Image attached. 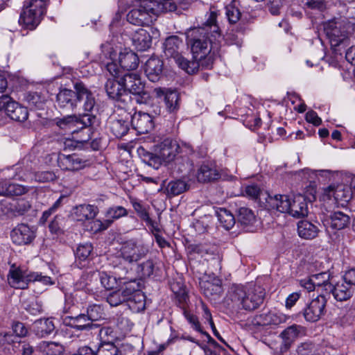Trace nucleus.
<instances>
[{
    "instance_id": "obj_1",
    "label": "nucleus",
    "mask_w": 355,
    "mask_h": 355,
    "mask_svg": "<svg viewBox=\"0 0 355 355\" xmlns=\"http://www.w3.org/2000/svg\"><path fill=\"white\" fill-rule=\"evenodd\" d=\"M218 11L211 8L206 14L205 23L199 27L190 28L186 32L187 44L191 49L193 60L202 69H211L220 49L222 39L218 24Z\"/></svg>"
},
{
    "instance_id": "obj_2",
    "label": "nucleus",
    "mask_w": 355,
    "mask_h": 355,
    "mask_svg": "<svg viewBox=\"0 0 355 355\" xmlns=\"http://www.w3.org/2000/svg\"><path fill=\"white\" fill-rule=\"evenodd\" d=\"M265 291L259 286L232 285L227 295L233 308L252 311L263 303Z\"/></svg>"
},
{
    "instance_id": "obj_3",
    "label": "nucleus",
    "mask_w": 355,
    "mask_h": 355,
    "mask_svg": "<svg viewBox=\"0 0 355 355\" xmlns=\"http://www.w3.org/2000/svg\"><path fill=\"white\" fill-rule=\"evenodd\" d=\"M147 245L134 240H130L122 244L119 254L110 261V265L118 271V275L126 274V264L137 262L148 253Z\"/></svg>"
},
{
    "instance_id": "obj_4",
    "label": "nucleus",
    "mask_w": 355,
    "mask_h": 355,
    "mask_svg": "<svg viewBox=\"0 0 355 355\" xmlns=\"http://www.w3.org/2000/svg\"><path fill=\"white\" fill-rule=\"evenodd\" d=\"M55 120L56 125L60 128L73 134L86 130L87 134L80 139L81 142H85L90 139L92 128L99 123L96 116L93 114H83L78 116L67 115L62 118H56Z\"/></svg>"
},
{
    "instance_id": "obj_5",
    "label": "nucleus",
    "mask_w": 355,
    "mask_h": 355,
    "mask_svg": "<svg viewBox=\"0 0 355 355\" xmlns=\"http://www.w3.org/2000/svg\"><path fill=\"white\" fill-rule=\"evenodd\" d=\"M169 10L168 6H162L161 1L148 5V1L141 2L139 5L132 8L127 15L129 23L136 26L148 25L153 21V18L160 13Z\"/></svg>"
},
{
    "instance_id": "obj_6",
    "label": "nucleus",
    "mask_w": 355,
    "mask_h": 355,
    "mask_svg": "<svg viewBox=\"0 0 355 355\" xmlns=\"http://www.w3.org/2000/svg\"><path fill=\"white\" fill-rule=\"evenodd\" d=\"M164 53L166 58H173L178 65L189 74L198 71V64L190 62L181 54L183 41L178 35H171L166 38L164 44Z\"/></svg>"
},
{
    "instance_id": "obj_7",
    "label": "nucleus",
    "mask_w": 355,
    "mask_h": 355,
    "mask_svg": "<svg viewBox=\"0 0 355 355\" xmlns=\"http://www.w3.org/2000/svg\"><path fill=\"white\" fill-rule=\"evenodd\" d=\"M3 110L11 119L16 121H25L28 116L27 108L12 101L8 94L0 96V111Z\"/></svg>"
},
{
    "instance_id": "obj_8",
    "label": "nucleus",
    "mask_w": 355,
    "mask_h": 355,
    "mask_svg": "<svg viewBox=\"0 0 355 355\" xmlns=\"http://www.w3.org/2000/svg\"><path fill=\"white\" fill-rule=\"evenodd\" d=\"M73 89L76 91V108L79 106L84 112L92 114L96 104L94 93L81 81L76 82Z\"/></svg>"
},
{
    "instance_id": "obj_9",
    "label": "nucleus",
    "mask_w": 355,
    "mask_h": 355,
    "mask_svg": "<svg viewBox=\"0 0 355 355\" xmlns=\"http://www.w3.org/2000/svg\"><path fill=\"white\" fill-rule=\"evenodd\" d=\"M324 31L332 46H338L347 38V29L343 21L333 19L324 24Z\"/></svg>"
},
{
    "instance_id": "obj_10",
    "label": "nucleus",
    "mask_w": 355,
    "mask_h": 355,
    "mask_svg": "<svg viewBox=\"0 0 355 355\" xmlns=\"http://www.w3.org/2000/svg\"><path fill=\"white\" fill-rule=\"evenodd\" d=\"M327 299L323 294L313 299L304 309L303 315L306 321L316 322L324 314Z\"/></svg>"
},
{
    "instance_id": "obj_11",
    "label": "nucleus",
    "mask_w": 355,
    "mask_h": 355,
    "mask_svg": "<svg viewBox=\"0 0 355 355\" xmlns=\"http://www.w3.org/2000/svg\"><path fill=\"white\" fill-rule=\"evenodd\" d=\"M153 93L157 98H164L166 110L169 114H172L171 118L175 119V114L180 109L179 94L176 91L162 87L155 88Z\"/></svg>"
},
{
    "instance_id": "obj_12",
    "label": "nucleus",
    "mask_w": 355,
    "mask_h": 355,
    "mask_svg": "<svg viewBox=\"0 0 355 355\" xmlns=\"http://www.w3.org/2000/svg\"><path fill=\"white\" fill-rule=\"evenodd\" d=\"M31 279V272L27 273L15 264L11 265L8 275V282L10 286L17 289L27 288Z\"/></svg>"
},
{
    "instance_id": "obj_13",
    "label": "nucleus",
    "mask_w": 355,
    "mask_h": 355,
    "mask_svg": "<svg viewBox=\"0 0 355 355\" xmlns=\"http://www.w3.org/2000/svg\"><path fill=\"white\" fill-rule=\"evenodd\" d=\"M180 153L171 163L178 173H182L192 168L193 164L189 156L193 154V150L190 145L182 144Z\"/></svg>"
},
{
    "instance_id": "obj_14",
    "label": "nucleus",
    "mask_w": 355,
    "mask_h": 355,
    "mask_svg": "<svg viewBox=\"0 0 355 355\" xmlns=\"http://www.w3.org/2000/svg\"><path fill=\"white\" fill-rule=\"evenodd\" d=\"M200 286L205 296L210 300L218 299L223 293L222 281L218 277L209 276L207 279L201 281Z\"/></svg>"
},
{
    "instance_id": "obj_15",
    "label": "nucleus",
    "mask_w": 355,
    "mask_h": 355,
    "mask_svg": "<svg viewBox=\"0 0 355 355\" xmlns=\"http://www.w3.org/2000/svg\"><path fill=\"white\" fill-rule=\"evenodd\" d=\"M132 128L140 135L146 134L154 128V121L151 115L148 113L135 112L131 118Z\"/></svg>"
},
{
    "instance_id": "obj_16",
    "label": "nucleus",
    "mask_w": 355,
    "mask_h": 355,
    "mask_svg": "<svg viewBox=\"0 0 355 355\" xmlns=\"http://www.w3.org/2000/svg\"><path fill=\"white\" fill-rule=\"evenodd\" d=\"M105 89L109 98L113 100L125 102L130 99L128 94H125L121 78L119 80L108 78L105 85Z\"/></svg>"
},
{
    "instance_id": "obj_17",
    "label": "nucleus",
    "mask_w": 355,
    "mask_h": 355,
    "mask_svg": "<svg viewBox=\"0 0 355 355\" xmlns=\"http://www.w3.org/2000/svg\"><path fill=\"white\" fill-rule=\"evenodd\" d=\"M159 148V153L163 162L170 164L180 153L182 145L175 140L167 138L161 142Z\"/></svg>"
},
{
    "instance_id": "obj_18",
    "label": "nucleus",
    "mask_w": 355,
    "mask_h": 355,
    "mask_svg": "<svg viewBox=\"0 0 355 355\" xmlns=\"http://www.w3.org/2000/svg\"><path fill=\"white\" fill-rule=\"evenodd\" d=\"M13 243L17 245H27L32 242L35 235L34 231L26 224H19L10 233Z\"/></svg>"
},
{
    "instance_id": "obj_19",
    "label": "nucleus",
    "mask_w": 355,
    "mask_h": 355,
    "mask_svg": "<svg viewBox=\"0 0 355 355\" xmlns=\"http://www.w3.org/2000/svg\"><path fill=\"white\" fill-rule=\"evenodd\" d=\"M99 272L90 271L84 272L80 279L76 282V288L78 290H84L88 293L97 292V284Z\"/></svg>"
},
{
    "instance_id": "obj_20",
    "label": "nucleus",
    "mask_w": 355,
    "mask_h": 355,
    "mask_svg": "<svg viewBox=\"0 0 355 355\" xmlns=\"http://www.w3.org/2000/svg\"><path fill=\"white\" fill-rule=\"evenodd\" d=\"M163 61L158 57L152 56L145 63L144 72L151 82L158 81L162 76Z\"/></svg>"
},
{
    "instance_id": "obj_21",
    "label": "nucleus",
    "mask_w": 355,
    "mask_h": 355,
    "mask_svg": "<svg viewBox=\"0 0 355 355\" xmlns=\"http://www.w3.org/2000/svg\"><path fill=\"white\" fill-rule=\"evenodd\" d=\"M58 166L62 170L78 171L86 166V161L81 159L78 155L60 154L58 158Z\"/></svg>"
},
{
    "instance_id": "obj_22",
    "label": "nucleus",
    "mask_w": 355,
    "mask_h": 355,
    "mask_svg": "<svg viewBox=\"0 0 355 355\" xmlns=\"http://www.w3.org/2000/svg\"><path fill=\"white\" fill-rule=\"evenodd\" d=\"M306 329L299 324H294L285 329L280 334L283 339V345L288 349L296 338L306 334Z\"/></svg>"
},
{
    "instance_id": "obj_23",
    "label": "nucleus",
    "mask_w": 355,
    "mask_h": 355,
    "mask_svg": "<svg viewBox=\"0 0 355 355\" xmlns=\"http://www.w3.org/2000/svg\"><path fill=\"white\" fill-rule=\"evenodd\" d=\"M308 213V205L304 196L298 194L291 199L288 214L295 218H301L306 216Z\"/></svg>"
},
{
    "instance_id": "obj_24",
    "label": "nucleus",
    "mask_w": 355,
    "mask_h": 355,
    "mask_svg": "<svg viewBox=\"0 0 355 355\" xmlns=\"http://www.w3.org/2000/svg\"><path fill=\"white\" fill-rule=\"evenodd\" d=\"M121 79L125 94H137L144 89L139 76L136 73H125L121 76Z\"/></svg>"
},
{
    "instance_id": "obj_25",
    "label": "nucleus",
    "mask_w": 355,
    "mask_h": 355,
    "mask_svg": "<svg viewBox=\"0 0 355 355\" xmlns=\"http://www.w3.org/2000/svg\"><path fill=\"white\" fill-rule=\"evenodd\" d=\"M354 291V288L352 286L341 281L338 282L335 284H331V289L327 294H332L337 301H347L352 297Z\"/></svg>"
},
{
    "instance_id": "obj_26",
    "label": "nucleus",
    "mask_w": 355,
    "mask_h": 355,
    "mask_svg": "<svg viewBox=\"0 0 355 355\" xmlns=\"http://www.w3.org/2000/svg\"><path fill=\"white\" fill-rule=\"evenodd\" d=\"M76 91L63 89L56 96V102L61 108L73 110L76 108Z\"/></svg>"
},
{
    "instance_id": "obj_27",
    "label": "nucleus",
    "mask_w": 355,
    "mask_h": 355,
    "mask_svg": "<svg viewBox=\"0 0 355 355\" xmlns=\"http://www.w3.org/2000/svg\"><path fill=\"white\" fill-rule=\"evenodd\" d=\"M349 216L342 211H334L324 220L325 225L335 230H343L349 224Z\"/></svg>"
},
{
    "instance_id": "obj_28",
    "label": "nucleus",
    "mask_w": 355,
    "mask_h": 355,
    "mask_svg": "<svg viewBox=\"0 0 355 355\" xmlns=\"http://www.w3.org/2000/svg\"><path fill=\"white\" fill-rule=\"evenodd\" d=\"M119 62L122 69L127 71H132L139 65V58L132 51L124 49L119 55Z\"/></svg>"
},
{
    "instance_id": "obj_29",
    "label": "nucleus",
    "mask_w": 355,
    "mask_h": 355,
    "mask_svg": "<svg viewBox=\"0 0 355 355\" xmlns=\"http://www.w3.org/2000/svg\"><path fill=\"white\" fill-rule=\"evenodd\" d=\"M287 316L280 313L268 312L257 315L255 318L256 324L261 326L278 325L286 322Z\"/></svg>"
},
{
    "instance_id": "obj_30",
    "label": "nucleus",
    "mask_w": 355,
    "mask_h": 355,
    "mask_svg": "<svg viewBox=\"0 0 355 355\" xmlns=\"http://www.w3.org/2000/svg\"><path fill=\"white\" fill-rule=\"evenodd\" d=\"M132 41L136 49L143 51L150 47L152 37L146 30L139 28L133 34Z\"/></svg>"
},
{
    "instance_id": "obj_31",
    "label": "nucleus",
    "mask_w": 355,
    "mask_h": 355,
    "mask_svg": "<svg viewBox=\"0 0 355 355\" xmlns=\"http://www.w3.org/2000/svg\"><path fill=\"white\" fill-rule=\"evenodd\" d=\"M69 325L76 331H89L99 327L98 324L89 322L85 313L69 318Z\"/></svg>"
},
{
    "instance_id": "obj_32",
    "label": "nucleus",
    "mask_w": 355,
    "mask_h": 355,
    "mask_svg": "<svg viewBox=\"0 0 355 355\" xmlns=\"http://www.w3.org/2000/svg\"><path fill=\"white\" fill-rule=\"evenodd\" d=\"M220 178V174L215 166L203 164L198 169L197 179L200 182H209Z\"/></svg>"
},
{
    "instance_id": "obj_33",
    "label": "nucleus",
    "mask_w": 355,
    "mask_h": 355,
    "mask_svg": "<svg viewBox=\"0 0 355 355\" xmlns=\"http://www.w3.org/2000/svg\"><path fill=\"white\" fill-rule=\"evenodd\" d=\"M33 10L28 9L24 6L23 11L20 15L19 23L25 26V28L32 30L36 28L40 23L42 17H37Z\"/></svg>"
},
{
    "instance_id": "obj_34",
    "label": "nucleus",
    "mask_w": 355,
    "mask_h": 355,
    "mask_svg": "<svg viewBox=\"0 0 355 355\" xmlns=\"http://www.w3.org/2000/svg\"><path fill=\"white\" fill-rule=\"evenodd\" d=\"M298 235L304 239H313L318 236V226L308 220H301L297 223Z\"/></svg>"
},
{
    "instance_id": "obj_35",
    "label": "nucleus",
    "mask_w": 355,
    "mask_h": 355,
    "mask_svg": "<svg viewBox=\"0 0 355 355\" xmlns=\"http://www.w3.org/2000/svg\"><path fill=\"white\" fill-rule=\"evenodd\" d=\"M98 213L96 206L92 205H80L75 209L74 214L79 221L93 220Z\"/></svg>"
},
{
    "instance_id": "obj_36",
    "label": "nucleus",
    "mask_w": 355,
    "mask_h": 355,
    "mask_svg": "<svg viewBox=\"0 0 355 355\" xmlns=\"http://www.w3.org/2000/svg\"><path fill=\"white\" fill-rule=\"evenodd\" d=\"M291 198L286 195H275L269 198V205L282 213H287L291 206Z\"/></svg>"
},
{
    "instance_id": "obj_37",
    "label": "nucleus",
    "mask_w": 355,
    "mask_h": 355,
    "mask_svg": "<svg viewBox=\"0 0 355 355\" xmlns=\"http://www.w3.org/2000/svg\"><path fill=\"white\" fill-rule=\"evenodd\" d=\"M108 124L110 131L117 138L125 136L129 130V122L126 120L112 118Z\"/></svg>"
},
{
    "instance_id": "obj_38",
    "label": "nucleus",
    "mask_w": 355,
    "mask_h": 355,
    "mask_svg": "<svg viewBox=\"0 0 355 355\" xmlns=\"http://www.w3.org/2000/svg\"><path fill=\"white\" fill-rule=\"evenodd\" d=\"M326 193L329 198L334 197L336 200L347 202L351 199L352 193L349 188L344 186H329Z\"/></svg>"
},
{
    "instance_id": "obj_39",
    "label": "nucleus",
    "mask_w": 355,
    "mask_h": 355,
    "mask_svg": "<svg viewBox=\"0 0 355 355\" xmlns=\"http://www.w3.org/2000/svg\"><path fill=\"white\" fill-rule=\"evenodd\" d=\"M189 189L188 184L182 180H176L168 183L165 193L169 198L178 196Z\"/></svg>"
},
{
    "instance_id": "obj_40",
    "label": "nucleus",
    "mask_w": 355,
    "mask_h": 355,
    "mask_svg": "<svg viewBox=\"0 0 355 355\" xmlns=\"http://www.w3.org/2000/svg\"><path fill=\"white\" fill-rule=\"evenodd\" d=\"M1 183L5 184L6 188L0 189V196H21L28 191L27 187L18 184L10 183L9 181L1 182Z\"/></svg>"
},
{
    "instance_id": "obj_41",
    "label": "nucleus",
    "mask_w": 355,
    "mask_h": 355,
    "mask_svg": "<svg viewBox=\"0 0 355 355\" xmlns=\"http://www.w3.org/2000/svg\"><path fill=\"white\" fill-rule=\"evenodd\" d=\"M216 215L220 224L225 229L230 230L235 224V218L233 214L225 208H218L216 210Z\"/></svg>"
},
{
    "instance_id": "obj_42",
    "label": "nucleus",
    "mask_w": 355,
    "mask_h": 355,
    "mask_svg": "<svg viewBox=\"0 0 355 355\" xmlns=\"http://www.w3.org/2000/svg\"><path fill=\"white\" fill-rule=\"evenodd\" d=\"M311 276L318 291L321 288L327 294L332 284L330 282L331 275L328 272H322Z\"/></svg>"
},
{
    "instance_id": "obj_43",
    "label": "nucleus",
    "mask_w": 355,
    "mask_h": 355,
    "mask_svg": "<svg viewBox=\"0 0 355 355\" xmlns=\"http://www.w3.org/2000/svg\"><path fill=\"white\" fill-rule=\"evenodd\" d=\"M171 289L175 295L177 304L183 310L186 309L189 302V295L185 288L177 283L172 284Z\"/></svg>"
},
{
    "instance_id": "obj_44",
    "label": "nucleus",
    "mask_w": 355,
    "mask_h": 355,
    "mask_svg": "<svg viewBox=\"0 0 355 355\" xmlns=\"http://www.w3.org/2000/svg\"><path fill=\"white\" fill-rule=\"evenodd\" d=\"M36 334L40 337L49 336L55 329L53 321L50 319H41L35 322Z\"/></svg>"
},
{
    "instance_id": "obj_45",
    "label": "nucleus",
    "mask_w": 355,
    "mask_h": 355,
    "mask_svg": "<svg viewBox=\"0 0 355 355\" xmlns=\"http://www.w3.org/2000/svg\"><path fill=\"white\" fill-rule=\"evenodd\" d=\"M128 214V211L125 207L119 205H114L106 209L105 213L106 217L105 220H110L111 226L114 220L126 216Z\"/></svg>"
},
{
    "instance_id": "obj_46",
    "label": "nucleus",
    "mask_w": 355,
    "mask_h": 355,
    "mask_svg": "<svg viewBox=\"0 0 355 355\" xmlns=\"http://www.w3.org/2000/svg\"><path fill=\"white\" fill-rule=\"evenodd\" d=\"M49 0H30L24 3V6L28 9L33 10L37 17H42L45 15Z\"/></svg>"
},
{
    "instance_id": "obj_47",
    "label": "nucleus",
    "mask_w": 355,
    "mask_h": 355,
    "mask_svg": "<svg viewBox=\"0 0 355 355\" xmlns=\"http://www.w3.org/2000/svg\"><path fill=\"white\" fill-rule=\"evenodd\" d=\"M237 220L243 226L252 225L255 221L253 211L248 207H242L237 210Z\"/></svg>"
},
{
    "instance_id": "obj_48",
    "label": "nucleus",
    "mask_w": 355,
    "mask_h": 355,
    "mask_svg": "<svg viewBox=\"0 0 355 355\" xmlns=\"http://www.w3.org/2000/svg\"><path fill=\"white\" fill-rule=\"evenodd\" d=\"M139 154L142 156L143 162L148 166L157 169L162 165L163 159L160 154L159 155H155L146 151L143 148L139 150Z\"/></svg>"
},
{
    "instance_id": "obj_49",
    "label": "nucleus",
    "mask_w": 355,
    "mask_h": 355,
    "mask_svg": "<svg viewBox=\"0 0 355 355\" xmlns=\"http://www.w3.org/2000/svg\"><path fill=\"white\" fill-rule=\"evenodd\" d=\"M85 315L89 322L94 323V322L104 318L105 313L103 308L101 305L94 304L89 305L87 308Z\"/></svg>"
},
{
    "instance_id": "obj_50",
    "label": "nucleus",
    "mask_w": 355,
    "mask_h": 355,
    "mask_svg": "<svg viewBox=\"0 0 355 355\" xmlns=\"http://www.w3.org/2000/svg\"><path fill=\"white\" fill-rule=\"evenodd\" d=\"M39 347L46 355H60L63 352L62 346L55 342L42 341Z\"/></svg>"
},
{
    "instance_id": "obj_51",
    "label": "nucleus",
    "mask_w": 355,
    "mask_h": 355,
    "mask_svg": "<svg viewBox=\"0 0 355 355\" xmlns=\"http://www.w3.org/2000/svg\"><path fill=\"white\" fill-rule=\"evenodd\" d=\"M96 355H121V350L112 342L101 343L97 351L95 352Z\"/></svg>"
},
{
    "instance_id": "obj_52",
    "label": "nucleus",
    "mask_w": 355,
    "mask_h": 355,
    "mask_svg": "<svg viewBox=\"0 0 355 355\" xmlns=\"http://www.w3.org/2000/svg\"><path fill=\"white\" fill-rule=\"evenodd\" d=\"M128 302V306L132 309L137 311L144 309L145 306V295L143 292L139 289Z\"/></svg>"
},
{
    "instance_id": "obj_53",
    "label": "nucleus",
    "mask_w": 355,
    "mask_h": 355,
    "mask_svg": "<svg viewBox=\"0 0 355 355\" xmlns=\"http://www.w3.org/2000/svg\"><path fill=\"white\" fill-rule=\"evenodd\" d=\"M92 250L93 247L89 243L80 244L75 252L76 258L80 261H85L89 257Z\"/></svg>"
},
{
    "instance_id": "obj_54",
    "label": "nucleus",
    "mask_w": 355,
    "mask_h": 355,
    "mask_svg": "<svg viewBox=\"0 0 355 355\" xmlns=\"http://www.w3.org/2000/svg\"><path fill=\"white\" fill-rule=\"evenodd\" d=\"M64 199H66L65 196H60V198L48 210H46L43 212L42 216L40 219V223L44 224L48 220L49 218L62 206Z\"/></svg>"
},
{
    "instance_id": "obj_55",
    "label": "nucleus",
    "mask_w": 355,
    "mask_h": 355,
    "mask_svg": "<svg viewBox=\"0 0 355 355\" xmlns=\"http://www.w3.org/2000/svg\"><path fill=\"white\" fill-rule=\"evenodd\" d=\"M225 15L230 24L237 23L241 16L239 9L232 4H229L225 7Z\"/></svg>"
},
{
    "instance_id": "obj_56",
    "label": "nucleus",
    "mask_w": 355,
    "mask_h": 355,
    "mask_svg": "<svg viewBox=\"0 0 355 355\" xmlns=\"http://www.w3.org/2000/svg\"><path fill=\"white\" fill-rule=\"evenodd\" d=\"M139 285L136 281H131L125 284V286L121 289H119L121 293L124 295V301L128 302V300L132 297L135 293L139 290Z\"/></svg>"
},
{
    "instance_id": "obj_57",
    "label": "nucleus",
    "mask_w": 355,
    "mask_h": 355,
    "mask_svg": "<svg viewBox=\"0 0 355 355\" xmlns=\"http://www.w3.org/2000/svg\"><path fill=\"white\" fill-rule=\"evenodd\" d=\"M98 279L106 290L113 289L116 286V277L107 275L105 272H99Z\"/></svg>"
},
{
    "instance_id": "obj_58",
    "label": "nucleus",
    "mask_w": 355,
    "mask_h": 355,
    "mask_svg": "<svg viewBox=\"0 0 355 355\" xmlns=\"http://www.w3.org/2000/svg\"><path fill=\"white\" fill-rule=\"evenodd\" d=\"M155 265L152 260L148 259L138 266V273L141 277L146 278L153 275Z\"/></svg>"
},
{
    "instance_id": "obj_59",
    "label": "nucleus",
    "mask_w": 355,
    "mask_h": 355,
    "mask_svg": "<svg viewBox=\"0 0 355 355\" xmlns=\"http://www.w3.org/2000/svg\"><path fill=\"white\" fill-rule=\"evenodd\" d=\"M131 203L135 211L143 220L148 223L152 222L146 207L140 202L132 200Z\"/></svg>"
},
{
    "instance_id": "obj_60",
    "label": "nucleus",
    "mask_w": 355,
    "mask_h": 355,
    "mask_svg": "<svg viewBox=\"0 0 355 355\" xmlns=\"http://www.w3.org/2000/svg\"><path fill=\"white\" fill-rule=\"evenodd\" d=\"M300 174L302 175V179L310 182V195L311 196V198H309V200L311 201L312 200H315V193L316 191L315 189V182L312 180L315 176L314 173L311 171L309 169H304L300 173Z\"/></svg>"
},
{
    "instance_id": "obj_61",
    "label": "nucleus",
    "mask_w": 355,
    "mask_h": 355,
    "mask_svg": "<svg viewBox=\"0 0 355 355\" xmlns=\"http://www.w3.org/2000/svg\"><path fill=\"white\" fill-rule=\"evenodd\" d=\"M315 345L311 342L302 343L296 349L297 355H315Z\"/></svg>"
},
{
    "instance_id": "obj_62",
    "label": "nucleus",
    "mask_w": 355,
    "mask_h": 355,
    "mask_svg": "<svg viewBox=\"0 0 355 355\" xmlns=\"http://www.w3.org/2000/svg\"><path fill=\"white\" fill-rule=\"evenodd\" d=\"M107 302L112 306H117L125 302L124 295L121 293L119 290L112 292L107 296Z\"/></svg>"
},
{
    "instance_id": "obj_63",
    "label": "nucleus",
    "mask_w": 355,
    "mask_h": 355,
    "mask_svg": "<svg viewBox=\"0 0 355 355\" xmlns=\"http://www.w3.org/2000/svg\"><path fill=\"white\" fill-rule=\"evenodd\" d=\"M243 35V32L241 31L238 33H235L233 30H230L225 37V42L228 44H236L241 46L242 44V38L241 35Z\"/></svg>"
},
{
    "instance_id": "obj_64",
    "label": "nucleus",
    "mask_w": 355,
    "mask_h": 355,
    "mask_svg": "<svg viewBox=\"0 0 355 355\" xmlns=\"http://www.w3.org/2000/svg\"><path fill=\"white\" fill-rule=\"evenodd\" d=\"M34 180L38 182H48L53 181L55 179L56 176L52 171H40L35 173L34 175Z\"/></svg>"
}]
</instances>
